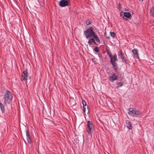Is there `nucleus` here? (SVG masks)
I'll return each instance as SVG.
<instances>
[{
	"label": "nucleus",
	"instance_id": "nucleus-1",
	"mask_svg": "<svg viewBox=\"0 0 154 154\" xmlns=\"http://www.w3.org/2000/svg\"><path fill=\"white\" fill-rule=\"evenodd\" d=\"M84 34L86 38H89L92 37L94 38L96 41L99 43H100V40L95 33L93 31V28L91 27L84 32Z\"/></svg>",
	"mask_w": 154,
	"mask_h": 154
},
{
	"label": "nucleus",
	"instance_id": "nucleus-2",
	"mask_svg": "<svg viewBox=\"0 0 154 154\" xmlns=\"http://www.w3.org/2000/svg\"><path fill=\"white\" fill-rule=\"evenodd\" d=\"M13 97L11 93L7 90L5 92L4 98V104H10L12 99Z\"/></svg>",
	"mask_w": 154,
	"mask_h": 154
},
{
	"label": "nucleus",
	"instance_id": "nucleus-3",
	"mask_svg": "<svg viewBox=\"0 0 154 154\" xmlns=\"http://www.w3.org/2000/svg\"><path fill=\"white\" fill-rule=\"evenodd\" d=\"M94 128V127L92 122L88 121L87 122V128L86 129V131L89 135H91Z\"/></svg>",
	"mask_w": 154,
	"mask_h": 154
},
{
	"label": "nucleus",
	"instance_id": "nucleus-4",
	"mask_svg": "<svg viewBox=\"0 0 154 154\" xmlns=\"http://www.w3.org/2000/svg\"><path fill=\"white\" fill-rule=\"evenodd\" d=\"M59 5L61 7H64L70 5L69 0H61L59 3Z\"/></svg>",
	"mask_w": 154,
	"mask_h": 154
},
{
	"label": "nucleus",
	"instance_id": "nucleus-5",
	"mask_svg": "<svg viewBox=\"0 0 154 154\" xmlns=\"http://www.w3.org/2000/svg\"><path fill=\"white\" fill-rule=\"evenodd\" d=\"M30 79V78L28 76V73L27 69L24 71L22 74L21 80H26L28 79Z\"/></svg>",
	"mask_w": 154,
	"mask_h": 154
},
{
	"label": "nucleus",
	"instance_id": "nucleus-6",
	"mask_svg": "<svg viewBox=\"0 0 154 154\" xmlns=\"http://www.w3.org/2000/svg\"><path fill=\"white\" fill-rule=\"evenodd\" d=\"M131 16V14L129 12H124V16L123 18L125 20H127L128 18Z\"/></svg>",
	"mask_w": 154,
	"mask_h": 154
},
{
	"label": "nucleus",
	"instance_id": "nucleus-7",
	"mask_svg": "<svg viewBox=\"0 0 154 154\" xmlns=\"http://www.w3.org/2000/svg\"><path fill=\"white\" fill-rule=\"evenodd\" d=\"M117 76H116L115 74H114L112 75L109 77V80L113 82L115 80H117Z\"/></svg>",
	"mask_w": 154,
	"mask_h": 154
},
{
	"label": "nucleus",
	"instance_id": "nucleus-8",
	"mask_svg": "<svg viewBox=\"0 0 154 154\" xmlns=\"http://www.w3.org/2000/svg\"><path fill=\"white\" fill-rule=\"evenodd\" d=\"M95 40V39L94 38H91V37H90L88 42L89 45H92V43H94L95 45H97Z\"/></svg>",
	"mask_w": 154,
	"mask_h": 154
},
{
	"label": "nucleus",
	"instance_id": "nucleus-9",
	"mask_svg": "<svg viewBox=\"0 0 154 154\" xmlns=\"http://www.w3.org/2000/svg\"><path fill=\"white\" fill-rule=\"evenodd\" d=\"M132 51L134 54V57L137 58H139V57L137 50L136 49H134Z\"/></svg>",
	"mask_w": 154,
	"mask_h": 154
},
{
	"label": "nucleus",
	"instance_id": "nucleus-10",
	"mask_svg": "<svg viewBox=\"0 0 154 154\" xmlns=\"http://www.w3.org/2000/svg\"><path fill=\"white\" fill-rule=\"evenodd\" d=\"M135 110L133 109L132 108H130L129 109L128 114L132 116H134Z\"/></svg>",
	"mask_w": 154,
	"mask_h": 154
},
{
	"label": "nucleus",
	"instance_id": "nucleus-11",
	"mask_svg": "<svg viewBox=\"0 0 154 154\" xmlns=\"http://www.w3.org/2000/svg\"><path fill=\"white\" fill-rule=\"evenodd\" d=\"M127 127L129 129H131L132 128L131 123L129 120H126L125 122Z\"/></svg>",
	"mask_w": 154,
	"mask_h": 154
},
{
	"label": "nucleus",
	"instance_id": "nucleus-12",
	"mask_svg": "<svg viewBox=\"0 0 154 154\" xmlns=\"http://www.w3.org/2000/svg\"><path fill=\"white\" fill-rule=\"evenodd\" d=\"M134 117H140L141 116V113L138 110H135Z\"/></svg>",
	"mask_w": 154,
	"mask_h": 154
},
{
	"label": "nucleus",
	"instance_id": "nucleus-13",
	"mask_svg": "<svg viewBox=\"0 0 154 154\" xmlns=\"http://www.w3.org/2000/svg\"><path fill=\"white\" fill-rule=\"evenodd\" d=\"M26 140L28 142V143H30L31 142V140L30 138L28 132V130L26 131Z\"/></svg>",
	"mask_w": 154,
	"mask_h": 154
},
{
	"label": "nucleus",
	"instance_id": "nucleus-14",
	"mask_svg": "<svg viewBox=\"0 0 154 154\" xmlns=\"http://www.w3.org/2000/svg\"><path fill=\"white\" fill-rule=\"evenodd\" d=\"M150 15L152 17H154V7L151 8L150 10Z\"/></svg>",
	"mask_w": 154,
	"mask_h": 154
},
{
	"label": "nucleus",
	"instance_id": "nucleus-15",
	"mask_svg": "<svg viewBox=\"0 0 154 154\" xmlns=\"http://www.w3.org/2000/svg\"><path fill=\"white\" fill-rule=\"evenodd\" d=\"M83 111L85 112L86 110L87 111V112L88 113L89 112V110L88 109V106H84L83 107Z\"/></svg>",
	"mask_w": 154,
	"mask_h": 154
},
{
	"label": "nucleus",
	"instance_id": "nucleus-16",
	"mask_svg": "<svg viewBox=\"0 0 154 154\" xmlns=\"http://www.w3.org/2000/svg\"><path fill=\"white\" fill-rule=\"evenodd\" d=\"M121 59L123 62H124L126 63H128V61L126 59L125 57V56H124Z\"/></svg>",
	"mask_w": 154,
	"mask_h": 154
},
{
	"label": "nucleus",
	"instance_id": "nucleus-17",
	"mask_svg": "<svg viewBox=\"0 0 154 154\" xmlns=\"http://www.w3.org/2000/svg\"><path fill=\"white\" fill-rule=\"evenodd\" d=\"M111 61L112 60H113V61H115V60H117V56L116 54H115L114 57H112V58L110 59Z\"/></svg>",
	"mask_w": 154,
	"mask_h": 154
},
{
	"label": "nucleus",
	"instance_id": "nucleus-18",
	"mask_svg": "<svg viewBox=\"0 0 154 154\" xmlns=\"http://www.w3.org/2000/svg\"><path fill=\"white\" fill-rule=\"evenodd\" d=\"M0 107L1 109L2 113H4L5 112L4 108V106L0 102Z\"/></svg>",
	"mask_w": 154,
	"mask_h": 154
},
{
	"label": "nucleus",
	"instance_id": "nucleus-19",
	"mask_svg": "<svg viewBox=\"0 0 154 154\" xmlns=\"http://www.w3.org/2000/svg\"><path fill=\"white\" fill-rule=\"evenodd\" d=\"M111 62L112 64V65L114 66V68L115 69H116V63L115 62V61H113V60H112L111 61Z\"/></svg>",
	"mask_w": 154,
	"mask_h": 154
},
{
	"label": "nucleus",
	"instance_id": "nucleus-20",
	"mask_svg": "<svg viewBox=\"0 0 154 154\" xmlns=\"http://www.w3.org/2000/svg\"><path fill=\"white\" fill-rule=\"evenodd\" d=\"M117 87H120L122 86L123 85V83L122 82H118L117 83Z\"/></svg>",
	"mask_w": 154,
	"mask_h": 154
},
{
	"label": "nucleus",
	"instance_id": "nucleus-21",
	"mask_svg": "<svg viewBox=\"0 0 154 154\" xmlns=\"http://www.w3.org/2000/svg\"><path fill=\"white\" fill-rule=\"evenodd\" d=\"M110 35L111 36L114 37L115 35V34L114 32H110Z\"/></svg>",
	"mask_w": 154,
	"mask_h": 154
},
{
	"label": "nucleus",
	"instance_id": "nucleus-22",
	"mask_svg": "<svg viewBox=\"0 0 154 154\" xmlns=\"http://www.w3.org/2000/svg\"><path fill=\"white\" fill-rule=\"evenodd\" d=\"M119 56H120V55L123 54V53L122 51L121 50H119Z\"/></svg>",
	"mask_w": 154,
	"mask_h": 154
},
{
	"label": "nucleus",
	"instance_id": "nucleus-23",
	"mask_svg": "<svg viewBox=\"0 0 154 154\" xmlns=\"http://www.w3.org/2000/svg\"><path fill=\"white\" fill-rule=\"evenodd\" d=\"M94 51L96 52H98V48L97 47H95L94 49Z\"/></svg>",
	"mask_w": 154,
	"mask_h": 154
},
{
	"label": "nucleus",
	"instance_id": "nucleus-24",
	"mask_svg": "<svg viewBox=\"0 0 154 154\" xmlns=\"http://www.w3.org/2000/svg\"><path fill=\"white\" fill-rule=\"evenodd\" d=\"M82 103L83 105V107L84 106H88L86 105V103L85 101H82Z\"/></svg>",
	"mask_w": 154,
	"mask_h": 154
},
{
	"label": "nucleus",
	"instance_id": "nucleus-25",
	"mask_svg": "<svg viewBox=\"0 0 154 154\" xmlns=\"http://www.w3.org/2000/svg\"><path fill=\"white\" fill-rule=\"evenodd\" d=\"M91 23V22L90 21H86V23L87 25H89Z\"/></svg>",
	"mask_w": 154,
	"mask_h": 154
},
{
	"label": "nucleus",
	"instance_id": "nucleus-26",
	"mask_svg": "<svg viewBox=\"0 0 154 154\" xmlns=\"http://www.w3.org/2000/svg\"><path fill=\"white\" fill-rule=\"evenodd\" d=\"M108 55H109V57H110V58H112V54L111 53H108Z\"/></svg>",
	"mask_w": 154,
	"mask_h": 154
},
{
	"label": "nucleus",
	"instance_id": "nucleus-27",
	"mask_svg": "<svg viewBox=\"0 0 154 154\" xmlns=\"http://www.w3.org/2000/svg\"><path fill=\"white\" fill-rule=\"evenodd\" d=\"M123 14H124V13H123L122 12H121L120 13V16H122L123 15Z\"/></svg>",
	"mask_w": 154,
	"mask_h": 154
},
{
	"label": "nucleus",
	"instance_id": "nucleus-28",
	"mask_svg": "<svg viewBox=\"0 0 154 154\" xmlns=\"http://www.w3.org/2000/svg\"><path fill=\"white\" fill-rule=\"evenodd\" d=\"M124 56L123 54L120 55V57L122 59V57Z\"/></svg>",
	"mask_w": 154,
	"mask_h": 154
},
{
	"label": "nucleus",
	"instance_id": "nucleus-29",
	"mask_svg": "<svg viewBox=\"0 0 154 154\" xmlns=\"http://www.w3.org/2000/svg\"><path fill=\"white\" fill-rule=\"evenodd\" d=\"M140 1L142 2L143 1V0H139Z\"/></svg>",
	"mask_w": 154,
	"mask_h": 154
}]
</instances>
